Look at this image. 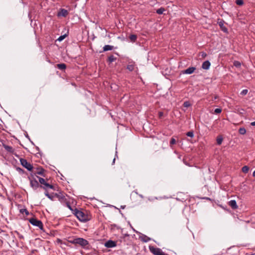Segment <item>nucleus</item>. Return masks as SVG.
<instances>
[{
    "label": "nucleus",
    "instance_id": "obj_1",
    "mask_svg": "<svg viewBox=\"0 0 255 255\" xmlns=\"http://www.w3.org/2000/svg\"><path fill=\"white\" fill-rule=\"evenodd\" d=\"M73 214L76 216L79 221L86 222L90 220L89 216L85 214L84 212L75 208L74 210Z\"/></svg>",
    "mask_w": 255,
    "mask_h": 255
},
{
    "label": "nucleus",
    "instance_id": "obj_17",
    "mask_svg": "<svg viewBox=\"0 0 255 255\" xmlns=\"http://www.w3.org/2000/svg\"><path fill=\"white\" fill-rule=\"evenodd\" d=\"M59 200L60 201V202L62 203L63 205H64L65 203H66V202L68 201L67 200V199L64 196H59Z\"/></svg>",
    "mask_w": 255,
    "mask_h": 255
},
{
    "label": "nucleus",
    "instance_id": "obj_40",
    "mask_svg": "<svg viewBox=\"0 0 255 255\" xmlns=\"http://www.w3.org/2000/svg\"><path fill=\"white\" fill-rule=\"evenodd\" d=\"M201 55L204 58V57H206L207 54L205 52H202Z\"/></svg>",
    "mask_w": 255,
    "mask_h": 255
},
{
    "label": "nucleus",
    "instance_id": "obj_27",
    "mask_svg": "<svg viewBox=\"0 0 255 255\" xmlns=\"http://www.w3.org/2000/svg\"><path fill=\"white\" fill-rule=\"evenodd\" d=\"M239 132L241 134L244 135L246 133V129L244 128H241L239 130Z\"/></svg>",
    "mask_w": 255,
    "mask_h": 255
},
{
    "label": "nucleus",
    "instance_id": "obj_24",
    "mask_svg": "<svg viewBox=\"0 0 255 255\" xmlns=\"http://www.w3.org/2000/svg\"><path fill=\"white\" fill-rule=\"evenodd\" d=\"M44 170L43 168H41L38 171L35 173V174H38L44 176Z\"/></svg>",
    "mask_w": 255,
    "mask_h": 255
},
{
    "label": "nucleus",
    "instance_id": "obj_41",
    "mask_svg": "<svg viewBox=\"0 0 255 255\" xmlns=\"http://www.w3.org/2000/svg\"><path fill=\"white\" fill-rule=\"evenodd\" d=\"M158 115H159V117L160 118H161L163 116V112H159Z\"/></svg>",
    "mask_w": 255,
    "mask_h": 255
},
{
    "label": "nucleus",
    "instance_id": "obj_6",
    "mask_svg": "<svg viewBox=\"0 0 255 255\" xmlns=\"http://www.w3.org/2000/svg\"><path fill=\"white\" fill-rule=\"evenodd\" d=\"M20 161L21 164L28 171L32 170L33 169V166L30 163L28 162L26 159H21Z\"/></svg>",
    "mask_w": 255,
    "mask_h": 255
},
{
    "label": "nucleus",
    "instance_id": "obj_47",
    "mask_svg": "<svg viewBox=\"0 0 255 255\" xmlns=\"http://www.w3.org/2000/svg\"><path fill=\"white\" fill-rule=\"evenodd\" d=\"M115 159H116L115 158L113 159V164L115 163Z\"/></svg>",
    "mask_w": 255,
    "mask_h": 255
},
{
    "label": "nucleus",
    "instance_id": "obj_3",
    "mask_svg": "<svg viewBox=\"0 0 255 255\" xmlns=\"http://www.w3.org/2000/svg\"><path fill=\"white\" fill-rule=\"evenodd\" d=\"M29 222L32 225L38 227L40 230H42L43 229V224L40 220L32 218L29 219Z\"/></svg>",
    "mask_w": 255,
    "mask_h": 255
},
{
    "label": "nucleus",
    "instance_id": "obj_31",
    "mask_svg": "<svg viewBox=\"0 0 255 255\" xmlns=\"http://www.w3.org/2000/svg\"><path fill=\"white\" fill-rule=\"evenodd\" d=\"M236 3L239 5H242L244 4L243 0H236Z\"/></svg>",
    "mask_w": 255,
    "mask_h": 255
},
{
    "label": "nucleus",
    "instance_id": "obj_5",
    "mask_svg": "<svg viewBox=\"0 0 255 255\" xmlns=\"http://www.w3.org/2000/svg\"><path fill=\"white\" fill-rule=\"evenodd\" d=\"M77 245H79L83 248L86 249V246L89 245V242L85 239L82 238H77Z\"/></svg>",
    "mask_w": 255,
    "mask_h": 255
},
{
    "label": "nucleus",
    "instance_id": "obj_19",
    "mask_svg": "<svg viewBox=\"0 0 255 255\" xmlns=\"http://www.w3.org/2000/svg\"><path fill=\"white\" fill-rule=\"evenodd\" d=\"M165 10V9L164 8L160 7L156 10V13L158 14H162Z\"/></svg>",
    "mask_w": 255,
    "mask_h": 255
},
{
    "label": "nucleus",
    "instance_id": "obj_45",
    "mask_svg": "<svg viewBox=\"0 0 255 255\" xmlns=\"http://www.w3.org/2000/svg\"><path fill=\"white\" fill-rule=\"evenodd\" d=\"M219 25L222 27L223 25V24L221 22L219 23Z\"/></svg>",
    "mask_w": 255,
    "mask_h": 255
},
{
    "label": "nucleus",
    "instance_id": "obj_11",
    "mask_svg": "<svg viewBox=\"0 0 255 255\" xmlns=\"http://www.w3.org/2000/svg\"><path fill=\"white\" fill-rule=\"evenodd\" d=\"M229 205L233 209H236L238 208L237 202L235 200H232L229 202Z\"/></svg>",
    "mask_w": 255,
    "mask_h": 255
},
{
    "label": "nucleus",
    "instance_id": "obj_16",
    "mask_svg": "<svg viewBox=\"0 0 255 255\" xmlns=\"http://www.w3.org/2000/svg\"><path fill=\"white\" fill-rule=\"evenodd\" d=\"M114 48V46L110 45H106L103 47V51H107L112 50Z\"/></svg>",
    "mask_w": 255,
    "mask_h": 255
},
{
    "label": "nucleus",
    "instance_id": "obj_48",
    "mask_svg": "<svg viewBox=\"0 0 255 255\" xmlns=\"http://www.w3.org/2000/svg\"><path fill=\"white\" fill-rule=\"evenodd\" d=\"M206 199H207V200H210V199L209 198H206Z\"/></svg>",
    "mask_w": 255,
    "mask_h": 255
},
{
    "label": "nucleus",
    "instance_id": "obj_7",
    "mask_svg": "<svg viewBox=\"0 0 255 255\" xmlns=\"http://www.w3.org/2000/svg\"><path fill=\"white\" fill-rule=\"evenodd\" d=\"M117 246L116 242L112 240H108L105 243V246L107 248H114Z\"/></svg>",
    "mask_w": 255,
    "mask_h": 255
},
{
    "label": "nucleus",
    "instance_id": "obj_4",
    "mask_svg": "<svg viewBox=\"0 0 255 255\" xmlns=\"http://www.w3.org/2000/svg\"><path fill=\"white\" fill-rule=\"evenodd\" d=\"M28 179L30 180V187L34 190H36L39 187H40V185L38 181L34 178H31L30 177H28Z\"/></svg>",
    "mask_w": 255,
    "mask_h": 255
},
{
    "label": "nucleus",
    "instance_id": "obj_28",
    "mask_svg": "<svg viewBox=\"0 0 255 255\" xmlns=\"http://www.w3.org/2000/svg\"><path fill=\"white\" fill-rule=\"evenodd\" d=\"M65 204L66 206V207H67L71 211L73 212V213L74 212V210H73V208H72L69 201L66 202V203H65Z\"/></svg>",
    "mask_w": 255,
    "mask_h": 255
},
{
    "label": "nucleus",
    "instance_id": "obj_10",
    "mask_svg": "<svg viewBox=\"0 0 255 255\" xmlns=\"http://www.w3.org/2000/svg\"><path fill=\"white\" fill-rule=\"evenodd\" d=\"M139 239L141 241L144 243H147L151 240L150 238L144 234H142V235L139 237Z\"/></svg>",
    "mask_w": 255,
    "mask_h": 255
},
{
    "label": "nucleus",
    "instance_id": "obj_32",
    "mask_svg": "<svg viewBox=\"0 0 255 255\" xmlns=\"http://www.w3.org/2000/svg\"><path fill=\"white\" fill-rule=\"evenodd\" d=\"M20 212L22 214L25 213L26 215L29 214L28 211L26 209H22L20 210Z\"/></svg>",
    "mask_w": 255,
    "mask_h": 255
},
{
    "label": "nucleus",
    "instance_id": "obj_18",
    "mask_svg": "<svg viewBox=\"0 0 255 255\" xmlns=\"http://www.w3.org/2000/svg\"><path fill=\"white\" fill-rule=\"evenodd\" d=\"M57 68L60 70H64L66 69V66L64 63L58 64L57 65Z\"/></svg>",
    "mask_w": 255,
    "mask_h": 255
},
{
    "label": "nucleus",
    "instance_id": "obj_34",
    "mask_svg": "<svg viewBox=\"0 0 255 255\" xmlns=\"http://www.w3.org/2000/svg\"><path fill=\"white\" fill-rule=\"evenodd\" d=\"M187 136L192 137L194 136V132L192 131H188L186 133Z\"/></svg>",
    "mask_w": 255,
    "mask_h": 255
},
{
    "label": "nucleus",
    "instance_id": "obj_13",
    "mask_svg": "<svg viewBox=\"0 0 255 255\" xmlns=\"http://www.w3.org/2000/svg\"><path fill=\"white\" fill-rule=\"evenodd\" d=\"M40 188H43L44 190L47 191L48 188H50L51 189H54V186L52 185L49 184L47 182H46L44 185H40Z\"/></svg>",
    "mask_w": 255,
    "mask_h": 255
},
{
    "label": "nucleus",
    "instance_id": "obj_9",
    "mask_svg": "<svg viewBox=\"0 0 255 255\" xmlns=\"http://www.w3.org/2000/svg\"><path fill=\"white\" fill-rule=\"evenodd\" d=\"M68 12V11L65 9L61 8L58 13V16L65 17L67 15Z\"/></svg>",
    "mask_w": 255,
    "mask_h": 255
},
{
    "label": "nucleus",
    "instance_id": "obj_25",
    "mask_svg": "<svg viewBox=\"0 0 255 255\" xmlns=\"http://www.w3.org/2000/svg\"><path fill=\"white\" fill-rule=\"evenodd\" d=\"M67 241H68V242H69L71 244L77 245V238H74L72 240H68Z\"/></svg>",
    "mask_w": 255,
    "mask_h": 255
},
{
    "label": "nucleus",
    "instance_id": "obj_26",
    "mask_svg": "<svg viewBox=\"0 0 255 255\" xmlns=\"http://www.w3.org/2000/svg\"><path fill=\"white\" fill-rule=\"evenodd\" d=\"M44 194L46 196H47L49 199L51 200H53L54 196L50 195L47 191H45Z\"/></svg>",
    "mask_w": 255,
    "mask_h": 255
},
{
    "label": "nucleus",
    "instance_id": "obj_14",
    "mask_svg": "<svg viewBox=\"0 0 255 255\" xmlns=\"http://www.w3.org/2000/svg\"><path fill=\"white\" fill-rule=\"evenodd\" d=\"M211 65V63L209 61H204L202 65V68L205 70H208L209 69Z\"/></svg>",
    "mask_w": 255,
    "mask_h": 255
},
{
    "label": "nucleus",
    "instance_id": "obj_15",
    "mask_svg": "<svg viewBox=\"0 0 255 255\" xmlns=\"http://www.w3.org/2000/svg\"><path fill=\"white\" fill-rule=\"evenodd\" d=\"M3 147L7 151L10 153H13L14 151V149L10 146L4 145Z\"/></svg>",
    "mask_w": 255,
    "mask_h": 255
},
{
    "label": "nucleus",
    "instance_id": "obj_36",
    "mask_svg": "<svg viewBox=\"0 0 255 255\" xmlns=\"http://www.w3.org/2000/svg\"><path fill=\"white\" fill-rule=\"evenodd\" d=\"M241 63L238 61H235L234 62V65L236 67H239L241 66Z\"/></svg>",
    "mask_w": 255,
    "mask_h": 255
},
{
    "label": "nucleus",
    "instance_id": "obj_44",
    "mask_svg": "<svg viewBox=\"0 0 255 255\" xmlns=\"http://www.w3.org/2000/svg\"><path fill=\"white\" fill-rule=\"evenodd\" d=\"M17 170L18 171H22V169H21V168H17Z\"/></svg>",
    "mask_w": 255,
    "mask_h": 255
},
{
    "label": "nucleus",
    "instance_id": "obj_23",
    "mask_svg": "<svg viewBox=\"0 0 255 255\" xmlns=\"http://www.w3.org/2000/svg\"><path fill=\"white\" fill-rule=\"evenodd\" d=\"M129 38L131 41L134 42L136 40L137 36L136 35L131 34L129 36Z\"/></svg>",
    "mask_w": 255,
    "mask_h": 255
},
{
    "label": "nucleus",
    "instance_id": "obj_35",
    "mask_svg": "<svg viewBox=\"0 0 255 255\" xmlns=\"http://www.w3.org/2000/svg\"><path fill=\"white\" fill-rule=\"evenodd\" d=\"M176 139H175L174 138L172 137V138H171L170 141V146H171V145H173V144H175V143H176Z\"/></svg>",
    "mask_w": 255,
    "mask_h": 255
},
{
    "label": "nucleus",
    "instance_id": "obj_2",
    "mask_svg": "<svg viewBox=\"0 0 255 255\" xmlns=\"http://www.w3.org/2000/svg\"><path fill=\"white\" fill-rule=\"evenodd\" d=\"M149 250L150 252L154 255H168L162 252V250L158 248L149 246Z\"/></svg>",
    "mask_w": 255,
    "mask_h": 255
},
{
    "label": "nucleus",
    "instance_id": "obj_46",
    "mask_svg": "<svg viewBox=\"0 0 255 255\" xmlns=\"http://www.w3.org/2000/svg\"><path fill=\"white\" fill-rule=\"evenodd\" d=\"M253 176L254 177H255V170L253 172Z\"/></svg>",
    "mask_w": 255,
    "mask_h": 255
},
{
    "label": "nucleus",
    "instance_id": "obj_37",
    "mask_svg": "<svg viewBox=\"0 0 255 255\" xmlns=\"http://www.w3.org/2000/svg\"><path fill=\"white\" fill-rule=\"evenodd\" d=\"M221 112H222V110L221 109L217 108L215 110L214 113L218 114H220V113H221Z\"/></svg>",
    "mask_w": 255,
    "mask_h": 255
},
{
    "label": "nucleus",
    "instance_id": "obj_29",
    "mask_svg": "<svg viewBox=\"0 0 255 255\" xmlns=\"http://www.w3.org/2000/svg\"><path fill=\"white\" fill-rule=\"evenodd\" d=\"M242 171L244 173H247L249 170V168L247 166H244L242 167Z\"/></svg>",
    "mask_w": 255,
    "mask_h": 255
},
{
    "label": "nucleus",
    "instance_id": "obj_12",
    "mask_svg": "<svg viewBox=\"0 0 255 255\" xmlns=\"http://www.w3.org/2000/svg\"><path fill=\"white\" fill-rule=\"evenodd\" d=\"M134 67L135 63L134 62L131 61L128 62L127 67V69H128L129 71H132L134 70Z\"/></svg>",
    "mask_w": 255,
    "mask_h": 255
},
{
    "label": "nucleus",
    "instance_id": "obj_38",
    "mask_svg": "<svg viewBox=\"0 0 255 255\" xmlns=\"http://www.w3.org/2000/svg\"><path fill=\"white\" fill-rule=\"evenodd\" d=\"M183 105L185 107H188L190 106V104L189 103V102H185L183 104Z\"/></svg>",
    "mask_w": 255,
    "mask_h": 255
},
{
    "label": "nucleus",
    "instance_id": "obj_42",
    "mask_svg": "<svg viewBox=\"0 0 255 255\" xmlns=\"http://www.w3.org/2000/svg\"><path fill=\"white\" fill-rule=\"evenodd\" d=\"M251 125L253 126H255V122H252Z\"/></svg>",
    "mask_w": 255,
    "mask_h": 255
},
{
    "label": "nucleus",
    "instance_id": "obj_22",
    "mask_svg": "<svg viewBox=\"0 0 255 255\" xmlns=\"http://www.w3.org/2000/svg\"><path fill=\"white\" fill-rule=\"evenodd\" d=\"M39 180V183L41 184L40 185H44V184L46 183L45 180L41 177H37Z\"/></svg>",
    "mask_w": 255,
    "mask_h": 255
},
{
    "label": "nucleus",
    "instance_id": "obj_20",
    "mask_svg": "<svg viewBox=\"0 0 255 255\" xmlns=\"http://www.w3.org/2000/svg\"><path fill=\"white\" fill-rule=\"evenodd\" d=\"M223 137L221 136H218L217 138V143L218 145H220L222 144L223 141Z\"/></svg>",
    "mask_w": 255,
    "mask_h": 255
},
{
    "label": "nucleus",
    "instance_id": "obj_39",
    "mask_svg": "<svg viewBox=\"0 0 255 255\" xmlns=\"http://www.w3.org/2000/svg\"><path fill=\"white\" fill-rule=\"evenodd\" d=\"M17 235H18V237L19 239H24V237L23 235L20 234L19 233H17Z\"/></svg>",
    "mask_w": 255,
    "mask_h": 255
},
{
    "label": "nucleus",
    "instance_id": "obj_8",
    "mask_svg": "<svg viewBox=\"0 0 255 255\" xmlns=\"http://www.w3.org/2000/svg\"><path fill=\"white\" fill-rule=\"evenodd\" d=\"M196 70V68L194 67H190L186 70L182 71V73L185 74H192L195 70Z\"/></svg>",
    "mask_w": 255,
    "mask_h": 255
},
{
    "label": "nucleus",
    "instance_id": "obj_30",
    "mask_svg": "<svg viewBox=\"0 0 255 255\" xmlns=\"http://www.w3.org/2000/svg\"><path fill=\"white\" fill-rule=\"evenodd\" d=\"M67 36V34H64L63 35H61L59 37V38L57 39V40L59 41H62Z\"/></svg>",
    "mask_w": 255,
    "mask_h": 255
},
{
    "label": "nucleus",
    "instance_id": "obj_43",
    "mask_svg": "<svg viewBox=\"0 0 255 255\" xmlns=\"http://www.w3.org/2000/svg\"><path fill=\"white\" fill-rule=\"evenodd\" d=\"M222 30L224 31V32H226L227 31V29L225 28H223Z\"/></svg>",
    "mask_w": 255,
    "mask_h": 255
},
{
    "label": "nucleus",
    "instance_id": "obj_21",
    "mask_svg": "<svg viewBox=\"0 0 255 255\" xmlns=\"http://www.w3.org/2000/svg\"><path fill=\"white\" fill-rule=\"evenodd\" d=\"M116 59H117L116 57H115L114 56L111 55L108 58V62L109 63H112V62L115 61L116 60Z\"/></svg>",
    "mask_w": 255,
    "mask_h": 255
},
{
    "label": "nucleus",
    "instance_id": "obj_33",
    "mask_svg": "<svg viewBox=\"0 0 255 255\" xmlns=\"http://www.w3.org/2000/svg\"><path fill=\"white\" fill-rule=\"evenodd\" d=\"M248 92V90L247 89H244L242 91V92H241L240 94L242 95V96H245L247 94Z\"/></svg>",
    "mask_w": 255,
    "mask_h": 255
}]
</instances>
